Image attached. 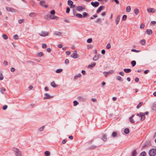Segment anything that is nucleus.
Segmentation results:
<instances>
[{
	"label": "nucleus",
	"mask_w": 156,
	"mask_h": 156,
	"mask_svg": "<svg viewBox=\"0 0 156 156\" xmlns=\"http://www.w3.org/2000/svg\"><path fill=\"white\" fill-rule=\"evenodd\" d=\"M149 154L151 156L156 155V149H152L150 150Z\"/></svg>",
	"instance_id": "f257e3e1"
},
{
	"label": "nucleus",
	"mask_w": 156,
	"mask_h": 156,
	"mask_svg": "<svg viewBox=\"0 0 156 156\" xmlns=\"http://www.w3.org/2000/svg\"><path fill=\"white\" fill-rule=\"evenodd\" d=\"M136 116H139V117H141L140 121H142L144 120L145 119V114L143 112H140L139 113H137L136 114Z\"/></svg>",
	"instance_id": "f03ea898"
},
{
	"label": "nucleus",
	"mask_w": 156,
	"mask_h": 156,
	"mask_svg": "<svg viewBox=\"0 0 156 156\" xmlns=\"http://www.w3.org/2000/svg\"><path fill=\"white\" fill-rule=\"evenodd\" d=\"M38 34L41 36L45 37L48 35V32L42 31L41 33H39Z\"/></svg>",
	"instance_id": "7ed1b4c3"
},
{
	"label": "nucleus",
	"mask_w": 156,
	"mask_h": 156,
	"mask_svg": "<svg viewBox=\"0 0 156 156\" xmlns=\"http://www.w3.org/2000/svg\"><path fill=\"white\" fill-rule=\"evenodd\" d=\"M68 5L70 6V8H74L75 7V5H73V2L71 0H68Z\"/></svg>",
	"instance_id": "20e7f679"
},
{
	"label": "nucleus",
	"mask_w": 156,
	"mask_h": 156,
	"mask_svg": "<svg viewBox=\"0 0 156 156\" xmlns=\"http://www.w3.org/2000/svg\"><path fill=\"white\" fill-rule=\"evenodd\" d=\"M91 4L93 7H98L99 5V3L98 2H92Z\"/></svg>",
	"instance_id": "39448f33"
},
{
	"label": "nucleus",
	"mask_w": 156,
	"mask_h": 156,
	"mask_svg": "<svg viewBox=\"0 0 156 156\" xmlns=\"http://www.w3.org/2000/svg\"><path fill=\"white\" fill-rule=\"evenodd\" d=\"M6 10L9 12H15L16 11L15 9L9 7H6Z\"/></svg>",
	"instance_id": "423d86ee"
},
{
	"label": "nucleus",
	"mask_w": 156,
	"mask_h": 156,
	"mask_svg": "<svg viewBox=\"0 0 156 156\" xmlns=\"http://www.w3.org/2000/svg\"><path fill=\"white\" fill-rule=\"evenodd\" d=\"M45 96L43 98L44 99V100L50 99V98H51L52 97V96H50V95L48 93L45 94Z\"/></svg>",
	"instance_id": "0eeeda50"
},
{
	"label": "nucleus",
	"mask_w": 156,
	"mask_h": 156,
	"mask_svg": "<svg viewBox=\"0 0 156 156\" xmlns=\"http://www.w3.org/2000/svg\"><path fill=\"white\" fill-rule=\"evenodd\" d=\"M155 11V9L154 8H149L147 9V11L149 13H154Z\"/></svg>",
	"instance_id": "6e6552de"
},
{
	"label": "nucleus",
	"mask_w": 156,
	"mask_h": 156,
	"mask_svg": "<svg viewBox=\"0 0 156 156\" xmlns=\"http://www.w3.org/2000/svg\"><path fill=\"white\" fill-rule=\"evenodd\" d=\"M134 116V115H133L130 118L129 120L130 122L132 123H135V121H134L133 118Z\"/></svg>",
	"instance_id": "1a4fd4ad"
},
{
	"label": "nucleus",
	"mask_w": 156,
	"mask_h": 156,
	"mask_svg": "<svg viewBox=\"0 0 156 156\" xmlns=\"http://www.w3.org/2000/svg\"><path fill=\"white\" fill-rule=\"evenodd\" d=\"M120 20V16L119 15H118L116 17V20H115V23L116 25H117L119 21Z\"/></svg>",
	"instance_id": "9d476101"
},
{
	"label": "nucleus",
	"mask_w": 156,
	"mask_h": 156,
	"mask_svg": "<svg viewBox=\"0 0 156 156\" xmlns=\"http://www.w3.org/2000/svg\"><path fill=\"white\" fill-rule=\"evenodd\" d=\"M104 6H100L97 10V13H99L100 12L102 9L104 8Z\"/></svg>",
	"instance_id": "9b49d317"
},
{
	"label": "nucleus",
	"mask_w": 156,
	"mask_h": 156,
	"mask_svg": "<svg viewBox=\"0 0 156 156\" xmlns=\"http://www.w3.org/2000/svg\"><path fill=\"white\" fill-rule=\"evenodd\" d=\"M146 32L148 34L151 35L152 33V31L151 29H147Z\"/></svg>",
	"instance_id": "f8f14e48"
},
{
	"label": "nucleus",
	"mask_w": 156,
	"mask_h": 156,
	"mask_svg": "<svg viewBox=\"0 0 156 156\" xmlns=\"http://www.w3.org/2000/svg\"><path fill=\"white\" fill-rule=\"evenodd\" d=\"M124 71L126 73H129L131 72V70L130 69H124Z\"/></svg>",
	"instance_id": "ddd939ff"
},
{
	"label": "nucleus",
	"mask_w": 156,
	"mask_h": 156,
	"mask_svg": "<svg viewBox=\"0 0 156 156\" xmlns=\"http://www.w3.org/2000/svg\"><path fill=\"white\" fill-rule=\"evenodd\" d=\"M83 9V7L81 6H78L77 8V10L79 11H82Z\"/></svg>",
	"instance_id": "4468645a"
},
{
	"label": "nucleus",
	"mask_w": 156,
	"mask_h": 156,
	"mask_svg": "<svg viewBox=\"0 0 156 156\" xmlns=\"http://www.w3.org/2000/svg\"><path fill=\"white\" fill-rule=\"evenodd\" d=\"M46 2L45 1H41L39 2V4L42 6H43L44 4Z\"/></svg>",
	"instance_id": "2eb2a0df"
},
{
	"label": "nucleus",
	"mask_w": 156,
	"mask_h": 156,
	"mask_svg": "<svg viewBox=\"0 0 156 156\" xmlns=\"http://www.w3.org/2000/svg\"><path fill=\"white\" fill-rule=\"evenodd\" d=\"M101 139L104 141H106L107 140L106 135L104 134L102 136Z\"/></svg>",
	"instance_id": "dca6fc26"
},
{
	"label": "nucleus",
	"mask_w": 156,
	"mask_h": 156,
	"mask_svg": "<svg viewBox=\"0 0 156 156\" xmlns=\"http://www.w3.org/2000/svg\"><path fill=\"white\" fill-rule=\"evenodd\" d=\"M81 76V74L79 73L78 75H76L74 78V80H76L78 77H80Z\"/></svg>",
	"instance_id": "f3484780"
},
{
	"label": "nucleus",
	"mask_w": 156,
	"mask_h": 156,
	"mask_svg": "<svg viewBox=\"0 0 156 156\" xmlns=\"http://www.w3.org/2000/svg\"><path fill=\"white\" fill-rule=\"evenodd\" d=\"M0 92L2 94H4V91L5 90V89L3 87H2L0 88Z\"/></svg>",
	"instance_id": "a211bd4d"
},
{
	"label": "nucleus",
	"mask_w": 156,
	"mask_h": 156,
	"mask_svg": "<svg viewBox=\"0 0 156 156\" xmlns=\"http://www.w3.org/2000/svg\"><path fill=\"white\" fill-rule=\"evenodd\" d=\"M51 85L54 87H57V85L55 84L54 81H53L51 83Z\"/></svg>",
	"instance_id": "6ab92c4d"
},
{
	"label": "nucleus",
	"mask_w": 156,
	"mask_h": 156,
	"mask_svg": "<svg viewBox=\"0 0 156 156\" xmlns=\"http://www.w3.org/2000/svg\"><path fill=\"white\" fill-rule=\"evenodd\" d=\"M71 57L74 58H76L77 57V55L76 54L73 53L71 55Z\"/></svg>",
	"instance_id": "aec40b11"
},
{
	"label": "nucleus",
	"mask_w": 156,
	"mask_h": 156,
	"mask_svg": "<svg viewBox=\"0 0 156 156\" xmlns=\"http://www.w3.org/2000/svg\"><path fill=\"white\" fill-rule=\"evenodd\" d=\"M54 34L55 35L59 36H61L62 35L61 33L58 31H55Z\"/></svg>",
	"instance_id": "412c9836"
},
{
	"label": "nucleus",
	"mask_w": 156,
	"mask_h": 156,
	"mask_svg": "<svg viewBox=\"0 0 156 156\" xmlns=\"http://www.w3.org/2000/svg\"><path fill=\"white\" fill-rule=\"evenodd\" d=\"M44 154L46 156H49L50 155V152L48 151H45L44 152Z\"/></svg>",
	"instance_id": "4be33fe9"
},
{
	"label": "nucleus",
	"mask_w": 156,
	"mask_h": 156,
	"mask_svg": "<svg viewBox=\"0 0 156 156\" xmlns=\"http://www.w3.org/2000/svg\"><path fill=\"white\" fill-rule=\"evenodd\" d=\"M2 37L5 40H7L8 39V37L5 34H3L2 35Z\"/></svg>",
	"instance_id": "5701e85b"
},
{
	"label": "nucleus",
	"mask_w": 156,
	"mask_h": 156,
	"mask_svg": "<svg viewBox=\"0 0 156 156\" xmlns=\"http://www.w3.org/2000/svg\"><path fill=\"white\" fill-rule=\"evenodd\" d=\"M131 64L133 67L135 66L136 64V62L135 61H132L131 62Z\"/></svg>",
	"instance_id": "b1692460"
},
{
	"label": "nucleus",
	"mask_w": 156,
	"mask_h": 156,
	"mask_svg": "<svg viewBox=\"0 0 156 156\" xmlns=\"http://www.w3.org/2000/svg\"><path fill=\"white\" fill-rule=\"evenodd\" d=\"M49 17L51 19H55V18H57V17L54 15H50L49 16Z\"/></svg>",
	"instance_id": "393cba45"
},
{
	"label": "nucleus",
	"mask_w": 156,
	"mask_h": 156,
	"mask_svg": "<svg viewBox=\"0 0 156 156\" xmlns=\"http://www.w3.org/2000/svg\"><path fill=\"white\" fill-rule=\"evenodd\" d=\"M35 13L34 12H31L29 14L30 17H33L35 16Z\"/></svg>",
	"instance_id": "a878e982"
},
{
	"label": "nucleus",
	"mask_w": 156,
	"mask_h": 156,
	"mask_svg": "<svg viewBox=\"0 0 156 156\" xmlns=\"http://www.w3.org/2000/svg\"><path fill=\"white\" fill-rule=\"evenodd\" d=\"M152 109L154 110V111H155L156 110V105L155 104H154L153 105H152Z\"/></svg>",
	"instance_id": "bb28decb"
},
{
	"label": "nucleus",
	"mask_w": 156,
	"mask_h": 156,
	"mask_svg": "<svg viewBox=\"0 0 156 156\" xmlns=\"http://www.w3.org/2000/svg\"><path fill=\"white\" fill-rule=\"evenodd\" d=\"M131 10V8L130 6H127L126 8V11L128 12H129Z\"/></svg>",
	"instance_id": "cd10ccee"
},
{
	"label": "nucleus",
	"mask_w": 156,
	"mask_h": 156,
	"mask_svg": "<svg viewBox=\"0 0 156 156\" xmlns=\"http://www.w3.org/2000/svg\"><path fill=\"white\" fill-rule=\"evenodd\" d=\"M125 133L126 134H128L129 132V130L128 128H126L124 131Z\"/></svg>",
	"instance_id": "c85d7f7f"
},
{
	"label": "nucleus",
	"mask_w": 156,
	"mask_h": 156,
	"mask_svg": "<svg viewBox=\"0 0 156 156\" xmlns=\"http://www.w3.org/2000/svg\"><path fill=\"white\" fill-rule=\"evenodd\" d=\"M27 62L28 63L30 64H31L32 65H35V62H33V61H28Z\"/></svg>",
	"instance_id": "c756f323"
},
{
	"label": "nucleus",
	"mask_w": 156,
	"mask_h": 156,
	"mask_svg": "<svg viewBox=\"0 0 156 156\" xmlns=\"http://www.w3.org/2000/svg\"><path fill=\"white\" fill-rule=\"evenodd\" d=\"M76 16L80 18H81L83 17L82 15L81 14L79 13L76 14Z\"/></svg>",
	"instance_id": "7c9ffc66"
},
{
	"label": "nucleus",
	"mask_w": 156,
	"mask_h": 156,
	"mask_svg": "<svg viewBox=\"0 0 156 156\" xmlns=\"http://www.w3.org/2000/svg\"><path fill=\"white\" fill-rule=\"evenodd\" d=\"M96 65V63L95 62H94L93 63H91V64L89 65L88 66L89 67H93L95 66Z\"/></svg>",
	"instance_id": "2f4dec72"
},
{
	"label": "nucleus",
	"mask_w": 156,
	"mask_h": 156,
	"mask_svg": "<svg viewBox=\"0 0 156 156\" xmlns=\"http://www.w3.org/2000/svg\"><path fill=\"white\" fill-rule=\"evenodd\" d=\"M99 58V57L98 56H97L96 55H95L93 57V59L94 61H96L98 60Z\"/></svg>",
	"instance_id": "473e14b6"
},
{
	"label": "nucleus",
	"mask_w": 156,
	"mask_h": 156,
	"mask_svg": "<svg viewBox=\"0 0 156 156\" xmlns=\"http://www.w3.org/2000/svg\"><path fill=\"white\" fill-rule=\"evenodd\" d=\"M143 104L142 102H140L139 103L138 105L137 106L136 108H139Z\"/></svg>",
	"instance_id": "72a5a7b5"
},
{
	"label": "nucleus",
	"mask_w": 156,
	"mask_h": 156,
	"mask_svg": "<svg viewBox=\"0 0 156 156\" xmlns=\"http://www.w3.org/2000/svg\"><path fill=\"white\" fill-rule=\"evenodd\" d=\"M134 12L136 15H137L139 12V10L137 8L135 9L134 10Z\"/></svg>",
	"instance_id": "f704fd0d"
},
{
	"label": "nucleus",
	"mask_w": 156,
	"mask_h": 156,
	"mask_svg": "<svg viewBox=\"0 0 156 156\" xmlns=\"http://www.w3.org/2000/svg\"><path fill=\"white\" fill-rule=\"evenodd\" d=\"M117 133L115 132H114L112 134V136L113 137H115L117 136Z\"/></svg>",
	"instance_id": "c9c22d12"
},
{
	"label": "nucleus",
	"mask_w": 156,
	"mask_h": 156,
	"mask_svg": "<svg viewBox=\"0 0 156 156\" xmlns=\"http://www.w3.org/2000/svg\"><path fill=\"white\" fill-rule=\"evenodd\" d=\"M116 79L117 80H119L120 81H122V79L121 77L119 76H117Z\"/></svg>",
	"instance_id": "e433bc0d"
},
{
	"label": "nucleus",
	"mask_w": 156,
	"mask_h": 156,
	"mask_svg": "<svg viewBox=\"0 0 156 156\" xmlns=\"http://www.w3.org/2000/svg\"><path fill=\"white\" fill-rule=\"evenodd\" d=\"M92 41V39L91 38H89L87 40V42L89 43H91Z\"/></svg>",
	"instance_id": "4c0bfd02"
},
{
	"label": "nucleus",
	"mask_w": 156,
	"mask_h": 156,
	"mask_svg": "<svg viewBox=\"0 0 156 156\" xmlns=\"http://www.w3.org/2000/svg\"><path fill=\"white\" fill-rule=\"evenodd\" d=\"M44 127H45L44 126H42L41 127L39 128L38 130L40 131H42L44 130Z\"/></svg>",
	"instance_id": "58836bf2"
},
{
	"label": "nucleus",
	"mask_w": 156,
	"mask_h": 156,
	"mask_svg": "<svg viewBox=\"0 0 156 156\" xmlns=\"http://www.w3.org/2000/svg\"><path fill=\"white\" fill-rule=\"evenodd\" d=\"M134 119L135 120V122L137 121V122L139 120H140V117L139 116H136L135 117Z\"/></svg>",
	"instance_id": "ea45409f"
},
{
	"label": "nucleus",
	"mask_w": 156,
	"mask_h": 156,
	"mask_svg": "<svg viewBox=\"0 0 156 156\" xmlns=\"http://www.w3.org/2000/svg\"><path fill=\"white\" fill-rule=\"evenodd\" d=\"M146 153L145 151L142 152L139 156H146Z\"/></svg>",
	"instance_id": "a19ab883"
},
{
	"label": "nucleus",
	"mask_w": 156,
	"mask_h": 156,
	"mask_svg": "<svg viewBox=\"0 0 156 156\" xmlns=\"http://www.w3.org/2000/svg\"><path fill=\"white\" fill-rule=\"evenodd\" d=\"M16 156H21V154L20 152L19 151L15 154Z\"/></svg>",
	"instance_id": "79ce46f5"
},
{
	"label": "nucleus",
	"mask_w": 156,
	"mask_h": 156,
	"mask_svg": "<svg viewBox=\"0 0 156 156\" xmlns=\"http://www.w3.org/2000/svg\"><path fill=\"white\" fill-rule=\"evenodd\" d=\"M107 72L108 73V75H109L114 73V71L113 70H109V71Z\"/></svg>",
	"instance_id": "37998d69"
},
{
	"label": "nucleus",
	"mask_w": 156,
	"mask_h": 156,
	"mask_svg": "<svg viewBox=\"0 0 156 156\" xmlns=\"http://www.w3.org/2000/svg\"><path fill=\"white\" fill-rule=\"evenodd\" d=\"M62 69H58L56 70V72L57 73H61V72H62Z\"/></svg>",
	"instance_id": "c03bdc74"
},
{
	"label": "nucleus",
	"mask_w": 156,
	"mask_h": 156,
	"mask_svg": "<svg viewBox=\"0 0 156 156\" xmlns=\"http://www.w3.org/2000/svg\"><path fill=\"white\" fill-rule=\"evenodd\" d=\"M83 17H86L88 16V14L86 12H83Z\"/></svg>",
	"instance_id": "a18cd8bd"
},
{
	"label": "nucleus",
	"mask_w": 156,
	"mask_h": 156,
	"mask_svg": "<svg viewBox=\"0 0 156 156\" xmlns=\"http://www.w3.org/2000/svg\"><path fill=\"white\" fill-rule=\"evenodd\" d=\"M141 43L142 45H144L145 43V40H141Z\"/></svg>",
	"instance_id": "49530a36"
},
{
	"label": "nucleus",
	"mask_w": 156,
	"mask_h": 156,
	"mask_svg": "<svg viewBox=\"0 0 156 156\" xmlns=\"http://www.w3.org/2000/svg\"><path fill=\"white\" fill-rule=\"evenodd\" d=\"M55 10H52L51 12H50V13L51 14V15H54L55 13Z\"/></svg>",
	"instance_id": "de8ad7c7"
},
{
	"label": "nucleus",
	"mask_w": 156,
	"mask_h": 156,
	"mask_svg": "<svg viewBox=\"0 0 156 156\" xmlns=\"http://www.w3.org/2000/svg\"><path fill=\"white\" fill-rule=\"evenodd\" d=\"M127 18V16L126 15H124L122 17V20L124 21Z\"/></svg>",
	"instance_id": "09e8293b"
},
{
	"label": "nucleus",
	"mask_w": 156,
	"mask_h": 156,
	"mask_svg": "<svg viewBox=\"0 0 156 156\" xmlns=\"http://www.w3.org/2000/svg\"><path fill=\"white\" fill-rule=\"evenodd\" d=\"M137 152L136 151H134L132 153L133 156H136Z\"/></svg>",
	"instance_id": "8fccbe9b"
},
{
	"label": "nucleus",
	"mask_w": 156,
	"mask_h": 156,
	"mask_svg": "<svg viewBox=\"0 0 156 156\" xmlns=\"http://www.w3.org/2000/svg\"><path fill=\"white\" fill-rule=\"evenodd\" d=\"M78 102L76 101H73L74 105L76 106L78 104Z\"/></svg>",
	"instance_id": "3c124183"
},
{
	"label": "nucleus",
	"mask_w": 156,
	"mask_h": 156,
	"mask_svg": "<svg viewBox=\"0 0 156 156\" xmlns=\"http://www.w3.org/2000/svg\"><path fill=\"white\" fill-rule=\"evenodd\" d=\"M131 51H132L135 52H140V51H139V50H136V49H132Z\"/></svg>",
	"instance_id": "603ef678"
},
{
	"label": "nucleus",
	"mask_w": 156,
	"mask_h": 156,
	"mask_svg": "<svg viewBox=\"0 0 156 156\" xmlns=\"http://www.w3.org/2000/svg\"><path fill=\"white\" fill-rule=\"evenodd\" d=\"M13 151L16 153L19 151V150L16 148H13Z\"/></svg>",
	"instance_id": "864d4df0"
},
{
	"label": "nucleus",
	"mask_w": 156,
	"mask_h": 156,
	"mask_svg": "<svg viewBox=\"0 0 156 156\" xmlns=\"http://www.w3.org/2000/svg\"><path fill=\"white\" fill-rule=\"evenodd\" d=\"M13 38L14 39H17L18 38V36L16 34L13 36Z\"/></svg>",
	"instance_id": "5fc2aeb1"
},
{
	"label": "nucleus",
	"mask_w": 156,
	"mask_h": 156,
	"mask_svg": "<svg viewBox=\"0 0 156 156\" xmlns=\"http://www.w3.org/2000/svg\"><path fill=\"white\" fill-rule=\"evenodd\" d=\"M69 63V60L67 59H66L65 60V63L66 65H68Z\"/></svg>",
	"instance_id": "6e6d98bb"
},
{
	"label": "nucleus",
	"mask_w": 156,
	"mask_h": 156,
	"mask_svg": "<svg viewBox=\"0 0 156 156\" xmlns=\"http://www.w3.org/2000/svg\"><path fill=\"white\" fill-rule=\"evenodd\" d=\"M78 98L80 99V100L81 101H84V99L82 97H78Z\"/></svg>",
	"instance_id": "4d7b16f0"
},
{
	"label": "nucleus",
	"mask_w": 156,
	"mask_h": 156,
	"mask_svg": "<svg viewBox=\"0 0 156 156\" xmlns=\"http://www.w3.org/2000/svg\"><path fill=\"white\" fill-rule=\"evenodd\" d=\"M144 27H145L144 24L143 23H142L140 25V28L141 29H143Z\"/></svg>",
	"instance_id": "13d9d810"
},
{
	"label": "nucleus",
	"mask_w": 156,
	"mask_h": 156,
	"mask_svg": "<svg viewBox=\"0 0 156 156\" xmlns=\"http://www.w3.org/2000/svg\"><path fill=\"white\" fill-rule=\"evenodd\" d=\"M3 79V76L2 73H0V80H2Z\"/></svg>",
	"instance_id": "bf43d9fd"
},
{
	"label": "nucleus",
	"mask_w": 156,
	"mask_h": 156,
	"mask_svg": "<svg viewBox=\"0 0 156 156\" xmlns=\"http://www.w3.org/2000/svg\"><path fill=\"white\" fill-rule=\"evenodd\" d=\"M111 47V45L110 44H108L106 46V48L108 49H110Z\"/></svg>",
	"instance_id": "052dcab7"
},
{
	"label": "nucleus",
	"mask_w": 156,
	"mask_h": 156,
	"mask_svg": "<svg viewBox=\"0 0 156 156\" xmlns=\"http://www.w3.org/2000/svg\"><path fill=\"white\" fill-rule=\"evenodd\" d=\"M70 10V9L69 8V7L67 8L66 9V13H69V12Z\"/></svg>",
	"instance_id": "680f3d73"
},
{
	"label": "nucleus",
	"mask_w": 156,
	"mask_h": 156,
	"mask_svg": "<svg viewBox=\"0 0 156 156\" xmlns=\"http://www.w3.org/2000/svg\"><path fill=\"white\" fill-rule=\"evenodd\" d=\"M43 53L42 52H40L38 54V55L39 57H41L43 55Z\"/></svg>",
	"instance_id": "e2e57ef3"
},
{
	"label": "nucleus",
	"mask_w": 156,
	"mask_h": 156,
	"mask_svg": "<svg viewBox=\"0 0 156 156\" xmlns=\"http://www.w3.org/2000/svg\"><path fill=\"white\" fill-rule=\"evenodd\" d=\"M3 64L5 66H6L8 64V62L6 61H5L3 62Z\"/></svg>",
	"instance_id": "0e129e2a"
},
{
	"label": "nucleus",
	"mask_w": 156,
	"mask_h": 156,
	"mask_svg": "<svg viewBox=\"0 0 156 156\" xmlns=\"http://www.w3.org/2000/svg\"><path fill=\"white\" fill-rule=\"evenodd\" d=\"M103 73L104 74L105 76V77H107L108 75V74L107 72H104Z\"/></svg>",
	"instance_id": "69168bd1"
},
{
	"label": "nucleus",
	"mask_w": 156,
	"mask_h": 156,
	"mask_svg": "<svg viewBox=\"0 0 156 156\" xmlns=\"http://www.w3.org/2000/svg\"><path fill=\"white\" fill-rule=\"evenodd\" d=\"M119 74L121 75L122 76H124V73L122 71L120 72L119 73Z\"/></svg>",
	"instance_id": "338daca9"
},
{
	"label": "nucleus",
	"mask_w": 156,
	"mask_h": 156,
	"mask_svg": "<svg viewBox=\"0 0 156 156\" xmlns=\"http://www.w3.org/2000/svg\"><path fill=\"white\" fill-rule=\"evenodd\" d=\"M42 47L43 48H45L47 47V45L45 44H42Z\"/></svg>",
	"instance_id": "774afa93"
}]
</instances>
